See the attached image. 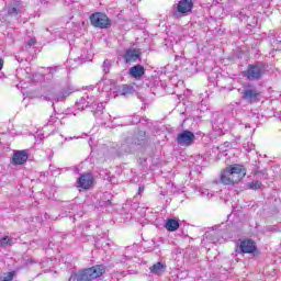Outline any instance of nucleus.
<instances>
[{
	"label": "nucleus",
	"instance_id": "c756f323",
	"mask_svg": "<svg viewBox=\"0 0 281 281\" xmlns=\"http://www.w3.org/2000/svg\"><path fill=\"white\" fill-rule=\"evenodd\" d=\"M202 194H206V196H210V191H209V190H204V191L202 192Z\"/></svg>",
	"mask_w": 281,
	"mask_h": 281
},
{
	"label": "nucleus",
	"instance_id": "4468645a",
	"mask_svg": "<svg viewBox=\"0 0 281 281\" xmlns=\"http://www.w3.org/2000/svg\"><path fill=\"white\" fill-rule=\"evenodd\" d=\"M137 58H139V53H137V50L135 49H130L124 55V59L126 63H135Z\"/></svg>",
	"mask_w": 281,
	"mask_h": 281
},
{
	"label": "nucleus",
	"instance_id": "b1692460",
	"mask_svg": "<svg viewBox=\"0 0 281 281\" xmlns=\"http://www.w3.org/2000/svg\"><path fill=\"white\" fill-rule=\"evenodd\" d=\"M102 69L105 74H109V71H111V61L109 59H105L103 61Z\"/></svg>",
	"mask_w": 281,
	"mask_h": 281
},
{
	"label": "nucleus",
	"instance_id": "ddd939ff",
	"mask_svg": "<svg viewBox=\"0 0 281 281\" xmlns=\"http://www.w3.org/2000/svg\"><path fill=\"white\" fill-rule=\"evenodd\" d=\"M144 74H145L144 66L142 65L133 66L130 69V76H132V78H136V80H139V78L144 76Z\"/></svg>",
	"mask_w": 281,
	"mask_h": 281
},
{
	"label": "nucleus",
	"instance_id": "5701e85b",
	"mask_svg": "<svg viewBox=\"0 0 281 281\" xmlns=\"http://www.w3.org/2000/svg\"><path fill=\"white\" fill-rule=\"evenodd\" d=\"M36 45V37H31L25 42V49H32Z\"/></svg>",
	"mask_w": 281,
	"mask_h": 281
},
{
	"label": "nucleus",
	"instance_id": "dca6fc26",
	"mask_svg": "<svg viewBox=\"0 0 281 281\" xmlns=\"http://www.w3.org/2000/svg\"><path fill=\"white\" fill-rule=\"evenodd\" d=\"M218 122L221 125H218V123L214 122L213 128H214V131L218 132V135H225V124H223V122H225V119L223 116H221L218 119Z\"/></svg>",
	"mask_w": 281,
	"mask_h": 281
},
{
	"label": "nucleus",
	"instance_id": "423d86ee",
	"mask_svg": "<svg viewBox=\"0 0 281 281\" xmlns=\"http://www.w3.org/2000/svg\"><path fill=\"white\" fill-rule=\"evenodd\" d=\"M195 139H196V136L194 135V133H192L191 131L184 130L177 135L176 142L178 146L188 147V146H192Z\"/></svg>",
	"mask_w": 281,
	"mask_h": 281
},
{
	"label": "nucleus",
	"instance_id": "f8f14e48",
	"mask_svg": "<svg viewBox=\"0 0 281 281\" xmlns=\"http://www.w3.org/2000/svg\"><path fill=\"white\" fill-rule=\"evenodd\" d=\"M149 271L154 276H161V273H165L166 271V265L162 263L161 261H158L149 268Z\"/></svg>",
	"mask_w": 281,
	"mask_h": 281
},
{
	"label": "nucleus",
	"instance_id": "7c9ffc66",
	"mask_svg": "<svg viewBox=\"0 0 281 281\" xmlns=\"http://www.w3.org/2000/svg\"><path fill=\"white\" fill-rule=\"evenodd\" d=\"M3 69V59H0V71Z\"/></svg>",
	"mask_w": 281,
	"mask_h": 281
},
{
	"label": "nucleus",
	"instance_id": "0eeeda50",
	"mask_svg": "<svg viewBox=\"0 0 281 281\" xmlns=\"http://www.w3.org/2000/svg\"><path fill=\"white\" fill-rule=\"evenodd\" d=\"M194 3L192 0H180L177 5V10L173 12V16L179 19V16H183V14H188V12H192V8Z\"/></svg>",
	"mask_w": 281,
	"mask_h": 281
},
{
	"label": "nucleus",
	"instance_id": "f3484780",
	"mask_svg": "<svg viewBox=\"0 0 281 281\" xmlns=\"http://www.w3.org/2000/svg\"><path fill=\"white\" fill-rule=\"evenodd\" d=\"M165 227L168 229V232H177L179 227V221L172 218L167 220Z\"/></svg>",
	"mask_w": 281,
	"mask_h": 281
},
{
	"label": "nucleus",
	"instance_id": "f03ea898",
	"mask_svg": "<svg viewBox=\"0 0 281 281\" xmlns=\"http://www.w3.org/2000/svg\"><path fill=\"white\" fill-rule=\"evenodd\" d=\"M247 175V169L243 165H232L226 167L221 173V182L224 186L240 183Z\"/></svg>",
	"mask_w": 281,
	"mask_h": 281
},
{
	"label": "nucleus",
	"instance_id": "412c9836",
	"mask_svg": "<svg viewBox=\"0 0 281 281\" xmlns=\"http://www.w3.org/2000/svg\"><path fill=\"white\" fill-rule=\"evenodd\" d=\"M14 276H16V272H7L4 276H0V281H12L14 280Z\"/></svg>",
	"mask_w": 281,
	"mask_h": 281
},
{
	"label": "nucleus",
	"instance_id": "6e6552de",
	"mask_svg": "<svg viewBox=\"0 0 281 281\" xmlns=\"http://www.w3.org/2000/svg\"><path fill=\"white\" fill-rule=\"evenodd\" d=\"M241 95L247 102H256L260 98V92L252 86H247L244 88Z\"/></svg>",
	"mask_w": 281,
	"mask_h": 281
},
{
	"label": "nucleus",
	"instance_id": "c85d7f7f",
	"mask_svg": "<svg viewBox=\"0 0 281 281\" xmlns=\"http://www.w3.org/2000/svg\"><path fill=\"white\" fill-rule=\"evenodd\" d=\"M49 74H54L56 71V68H48Z\"/></svg>",
	"mask_w": 281,
	"mask_h": 281
},
{
	"label": "nucleus",
	"instance_id": "39448f33",
	"mask_svg": "<svg viewBox=\"0 0 281 281\" xmlns=\"http://www.w3.org/2000/svg\"><path fill=\"white\" fill-rule=\"evenodd\" d=\"M244 76L248 80H260L265 76V67L260 64L249 65L247 70L244 71Z\"/></svg>",
	"mask_w": 281,
	"mask_h": 281
},
{
	"label": "nucleus",
	"instance_id": "aec40b11",
	"mask_svg": "<svg viewBox=\"0 0 281 281\" xmlns=\"http://www.w3.org/2000/svg\"><path fill=\"white\" fill-rule=\"evenodd\" d=\"M122 95H131V93H135V88L133 86H123Z\"/></svg>",
	"mask_w": 281,
	"mask_h": 281
},
{
	"label": "nucleus",
	"instance_id": "393cba45",
	"mask_svg": "<svg viewBox=\"0 0 281 281\" xmlns=\"http://www.w3.org/2000/svg\"><path fill=\"white\" fill-rule=\"evenodd\" d=\"M212 243H214V244L220 243V245H221V244L225 243V238H223V237L212 238Z\"/></svg>",
	"mask_w": 281,
	"mask_h": 281
},
{
	"label": "nucleus",
	"instance_id": "a211bd4d",
	"mask_svg": "<svg viewBox=\"0 0 281 281\" xmlns=\"http://www.w3.org/2000/svg\"><path fill=\"white\" fill-rule=\"evenodd\" d=\"M69 93H70L69 91L57 92L56 94L53 95V100H55V102H63L65 98H68Z\"/></svg>",
	"mask_w": 281,
	"mask_h": 281
},
{
	"label": "nucleus",
	"instance_id": "f257e3e1",
	"mask_svg": "<svg viewBox=\"0 0 281 281\" xmlns=\"http://www.w3.org/2000/svg\"><path fill=\"white\" fill-rule=\"evenodd\" d=\"M99 92L100 90H92L87 92L79 101H77L76 108L78 111L91 109V113H93L94 117L102 115V111H104V102H100V99L98 98Z\"/></svg>",
	"mask_w": 281,
	"mask_h": 281
},
{
	"label": "nucleus",
	"instance_id": "9b49d317",
	"mask_svg": "<svg viewBox=\"0 0 281 281\" xmlns=\"http://www.w3.org/2000/svg\"><path fill=\"white\" fill-rule=\"evenodd\" d=\"M27 158L29 156L26 150L14 151L12 164H14V166H23V164L27 161Z\"/></svg>",
	"mask_w": 281,
	"mask_h": 281
},
{
	"label": "nucleus",
	"instance_id": "6ab92c4d",
	"mask_svg": "<svg viewBox=\"0 0 281 281\" xmlns=\"http://www.w3.org/2000/svg\"><path fill=\"white\" fill-rule=\"evenodd\" d=\"M13 245L12 238L4 236L0 239V247L5 249V247H10Z\"/></svg>",
	"mask_w": 281,
	"mask_h": 281
},
{
	"label": "nucleus",
	"instance_id": "1a4fd4ad",
	"mask_svg": "<svg viewBox=\"0 0 281 281\" xmlns=\"http://www.w3.org/2000/svg\"><path fill=\"white\" fill-rule=\"evenodd\" d=\"M256 249V241L252 239H243L239 243V251H241V254H254Z\"/></svg>",
	"mask_w": 281,
	"mask_h": 281
},
{
	"label": "nucleus",
	"instance_id": "2eb2a0df",
	"mask_svg": "<svg viewBox=\"0 0 281 281\" xmlns=\"http://www.w3.org/2000/svg\"><path fill=\"white\" fill-rule=\"evenodd\" d=\"M19 12H21V9H19V1L14 0L13 1V7H9L7 9V14L9 16H16V14H19Z\"/></svg>",
	"mask_w": 281,
	"mask_h": 281
},
{
	"label": "nucleus",
	"instance_id": "20e7f679",
	"mask_svg": "<svg viewBox=\"0 0 281 281\" xmlns=\"http://www.w3.org/2000/svg\"><path fill=\"white\" fill-rule=\"evenodd\" d=\"M90 22L93 27H100V30H104L111 25V21L109 16L102 12H97L90 15Z\"/></svg>",
	"mask_w": 281,
	"mask_h": 281
},
{
	"label": "nucleus",
	"instance_id": "cd10ccee",
	"mask_svg": "<svg viewBox=\"0 0 281 281\" xmlns=\"http://www.w3.org/2000/svg\"><path fill=\"white\" fill-rule=\"evenodd\" d=\"M142 192H144V187H143V186H140V187L138 188V194H142Z\"/></svg>",
	"mask_w": 281,
	"mask_h": 281
},
{
	"label": "nucleus",
	"instance_id": "2f4dec72",
	"mask_svg": "<svg viewBox=\"0 0 281 281\" xmlns=\"http://www.w3.org/2000/svg\"><path fill=\"white\" fill-rule=\"evenodd\" d=\"M102 87H104V82L99 83V89L102 88Z\"/></svg>",
	"mask_w": 281,
	"mask_h": 281
},
{
	"label": "nucleus",
	"instance_id": "bb28decb",
	"mask_svg": "<svg viewBox=\"0 0 281 281\" xmlns=\"http://www.w3.org/2000/svg\"><path fill=\"white\" fill-rule=\"evenodd\" d=\"M80 58H81V60H87V58H89V57L87 56V53L82 52L80 55Z\"/></svg>",
	"mask_w": 281,
	"mask_h": 281
},
{
	"label": "nucleus",
	"instance_id": "4be33fe9",
	"mask_svg": "<svg viewBox=\"0 0 281 281\" xmlns=\"http://www.w3.org/2000/svg\"><path fill=\"white\" fill-rule=\"evenodd\" d=\"M248 188L249 190H260V188H262V182L254 180L252 182L248 183Z\"/></svg>",
	"mask_w": 281,
	"mask_h": 281
},
{
	"label": "nucleus",
	"instance_id": "9d476101",
	"mask_svg": "<svg viewBox=\"0 0 281 281\" xmlns=\"http://www.w3.org/2000/svg\"><path fill=\"white\" fill-rule=\"evenodd\" d=\"M78 188H82V190H89L91 186H93V175L85 173L78 180Z\"/></svg>",
	"mask_w": 281,
	"mask_h": 281
},
{
	"label": "nucleus",
	"instance_id": "a878e982",
	"mask_svg": "<svg viewBox=\"0 0 281 281\" xmlns=\"http://www.w3.org/2000/svg\"><path fill=\"white\" fill-rule=\"evenodd\" d=\"M111 91V86H105L102 88V93H109Z\"/></svg>",
	"mask_w": 281,
	"mask_h": 281
},
{
	"label": "nucleus",
	"instance_id": "7ed1b4c3",
	"mask_svg": "<svg viewBox=\"0 0 281 281\" xmlns=\"http://www.w3.org/2000/svg\"><path fill=\"white\" fill-rule=\"evenodd\" d=\"M106 268L103 265H97L71 274L69 281H93L104 276Z\"/></svg>",
	"mask_w": 281,
	"mask_h": 281
}]
</instances>
